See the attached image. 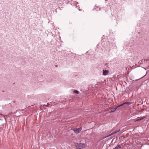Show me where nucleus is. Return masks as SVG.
<instances>
[{
    "label": "nucleus",
    "instance_id": "9d476101",
    "mask_svg": "<svg viewBox=\"0 0 149 149\" xmlns=\"http://www.w3.org/2000/svg\"><path fill=\"white\" fill-rule=\"evenodd\" d=\"M74 93L77 94L79 93V91L77 90H75L73 91Z\"/></svg>",
    "mask_w": 149,
    "mask_h": 149
},
{
    "label": "nucleus",
    "instance_id": "f257e3e1",
    "mask_svg": "<svg viewBox=\"0 0 149 149\" xmlns=\"http://www.w3.org/2000/svg\"><path fill=\"white\" fill-rule=\"evenodd\" d=\"M75 146L76 149H81L85 147L86 146V143H76Z\"/></svg>",
    "mask_w": 149,
    "mask_h": 149
},
{
    "label": "nucleus",
    "instance_id": "423d86ee",
    "mask_svg": "<svg viewBox=\"0 0 149 149\" xmlns=\"http://www.w3.org/2000/svg\"><path fill=\"white\" fill-rule=\"evenodd\" d=\"M118 107H116L115 108L113 109L110 112V113L113 112H114L117 109Z\"/></svg>",
    "mask_w": 149,
    "mask_h": 149
},
{
    "label": "nucleus",
    "instance_id": "20e7f679",
    "mask_svg": "<svg viewBox=\"0 0 149 149\" xmlns=\"http://www.w3.org/2000/svg\"><path fill=\"white\" fill-rule=\"evenodd\" d=\"M120 130H117L116 132H113V133H111V134H110L109 135H108L107 136H106L105 137V138L110 136L114 134H115L117 133V132H118L120 131Z\"/></svg>",
    "mask_w": 149,
    "mask_h": 149
},
{
    "label": "nucleus",
    "instance_id": "39448f33",
    "mask_svg": "<svg viewBox=\"0 0 149 149\" xmlns=\"http://www.w3.org/2000/svg\"><path fill=\"white\" fill-rule=\"evenodd\" d=\"M146 118V116H144L143 117H142L140 119H137L135 121V122H136V121H140V120H143V119H144L145 118Z\"/></svg>",
    "mask_w": 149,
    "mask_h": 149
},
{
    "label": "nucleus",
    "instance_id": "f03ea898",
    "mask_svg": "<svg viewBox=\"0 0 149 149\" xmlns=\"http://www.w3.org/2000/svg\"><path fill=\"white\" fill-rule=\"evenodd\" d=\"M103 75L104 76L107 75L109 73L108 70H102Z\"/></svg>",
    "mask_w": 149,
    "mask_h": 149
},
{
    "label": "nucleus",
    "instance_id": "9b49d317",
    "mask_svg": "<svg viewBox=\"0 0 149 149\" xmlns=\"http://www.w3.org/2000/svg\"><path fill=\"white\" fill-rule=\"evenodd\" d=\"M4 118L2 116H0V120H2Z\"/></svg>",
    "mask_w": 149,
    "mask_h": 149
},
{
    "label": "nucleus",
    "instance_id": "1a4fd4ad",
    "mask_svg": "<svg viewBox=\"0 0 149 149\" xmlns=\"http://www.w3.org/2000/svg\"><path fill=\"white\" fill-rule=\"evenodd\" d=\"M124 105H125L124 102L123 103H122V104H120L118 106H117V107L118 108V107H120L122 106H123Z\"/></svg>",
    "mask_w": 149,
    "mask_h": 149
},
{
    "label": "nucleus",
    "instance_id": "ddd939ff",
    "mask_svg": "<svg viewBox=\"0 0 149 149\" xmlns=\"http://www.w3.org/2000/svg\"><path fill=\"white\" fill-rule=\"evenodd\" d=\"M113 42H114V40H112V43H113Z\"/></svg>",
    "mask_w": 149,
    "mask_h": 149
},
{
    "label": "nucleus",
    "instance_id": "7ed1b4c3",
    "mask_svg": "<svg viewBox=\"0 0 149 149\" xmlns=\"http://www.w3.org/2000/svg\"><path fill=\"white\" fill-rule=\"evenodd\" d=\"M82 130L81 127L78 128H76L74 130V132L76 133H78Z\"/></svg>",
    "mask_w": 149,
    "mask_h": 149
},
{
    "label": "nucleus",
    "instance_id": "f8f14e48",
    "mask_svg": "<svg viewBox=\"0 0 149 149\" xmlns=\"http://www.w3.org/2000/svg\"><path fill=\"white\" fill-rule=\"evenodd\" d=\"M97 8L99 9L98 10H99V11H100V8Z\"/></svg>",
    "mask_w": 149,
    "mask_h": 149
},
{
    "label": "nucleus",
    "instance_id": "6e6552de",
    "mask_svg": "<svg viewBox=\"0 0 149 149\" xmlns=\"http://www.w3.org/2000/svg\"><path fill=\"white\" fill-rule=\"evenodd\" d=\"M132 103L131 102H124L125 104H126L127 105H130V104H131Z\"/></svg>",
    "mask_w": 149,
    "mask_h": 149
},
{
    "label": "nucleus",
    "instance_id": "0eeeda50",
    "mask_svg": "<svg viewBox=\"0 0 149 149\" xmlns=\"http://www.w3.org/2000/svg\"><path fill=\"white\" fill-rule=\"evenodd\" d=\"M121 148V146L120 145H119L115 147L113 149H120Z\"/></svg>",
    "mask_w": 149,
    "mask_h": 149
}]
</instances>
